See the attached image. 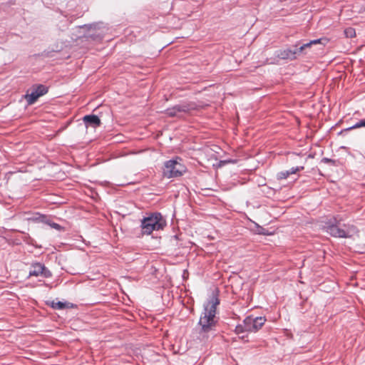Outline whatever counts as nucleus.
Instances as JSON below:
<instances>
[{
  "label": "nucleus",
  "instance_id": "obj_1",
  "mask_svg": "<svg viewBox=\"0 0 365 365\" xmlns=\"http://www.w3.org/2000/svg\"><path fill=\"white\" fill-rule=\"evenodd\" d=\"M218 304V299L212 297L205 305L204 311L200 317L199 327L196 331L197 339L202 342L207 341L210 333L216 329L218 322L216 317V309Z\"/></svg>",
  "mask_w": 365,
  "mask_h": 365
},
{
  "label": "nucleus",
  "instance_id": "obj_2",
  "mask_svg": "<svg viewBox=\"0 0 365 365\" xmlns=\"http://www.w3.org/2000/svg\"><path fill=\"white\" fill-rule=\"evenodd\" d=\"M166 222L160 213H154L145 217L141 222L143 234L150 235L154 230H163Z\"/></svg>",
  "mask_w": 365,
  "mask_h": 365
},
{
  "label": "nucleus",
  "instance_id": "obj_3",
  "mask_svg": "<svg viewBox=\"0 0 365 365\" xmlns=\"http://www.w3.org/2000/svg\"><path fill=\"white\" fill-rule=\"evenodd\" d=\"M341 219H334V223L327 227V232L334 237H349L356 232L354 225H344V228H340Z\"/></svg>",
  "mask_w": 365,
  "mask_h": 365
},
{
  "label": "nucleus",
  "instance_id": "obj_4",
  "mask_svg": "<svg viewBox=\"0 0 365 365\" xmlns=\"http://www.w3.org/2000/svg\"><path fill=\"white\" fill-rule=\"evenodd\" d=\"M187 169L180 158L170 160L165 163L163 176L168 178H178L182 175Z\"/></svg>",
  "mask_w": 365,
  "mask_h": 365
},
{
  "label": "nucleus",
  "instance_id": "obj_5",
  "mask_svg": "<svg viewBox=\"0 0 365 365\" xmlns=\"http://www.w3.org/2000/svg\"><path fill=\"white\" fill-rule=\"evenodd\" d=\"M48 91V88L42 84L34 85L29 88L26 94L24 95V98L26 100L29 105L35 103L38 99L46 94Z\"/></svg>",
  "mask_w": 365,
  "mask_h": 365
},
{
  "label": "nucleus",
  "instance_id": "obj_6",
  "mask_svg": "<svg viewBox=\"0 0 365 365\" xmlns=\"http://www.w3.org/2000/svg\"><path fill=\"white\" fill-rule=\"evenodd\" d=\"M323 39L319 38L316 40H313L309 41V43H304L302 46H301L299 48H296L294 50L292 49H287L284 50L280 52L279 54V56L282 59H295L297 57V55L302 53L304 49L307 48H310L312 45H315L317 43H320Z\"/></svg>",
  "mask_w": 365,
  "mask_h": 365
},
{
  "label": "nucleus",
  "instance_id": "obj_7",
  "mask_svg": "<svg viewBox=\"0 0 365 365\" xmlns=\"http://www.w3.org/2000/svg\"><path fill=\"white\" fill-rule=\"evenodd\" d=\"M266 319L262 317L253 318L247 317L244 320V329L246 331L256 332L264 324Z\"/></svg>",
  "mask_w": 365,
  "mask_h": 365
},
{
  "label": "nucleus",
  "instance_id": "obj_8",
  "mask_svg": "<svg viewBox=\"0 0 365 365\" xmlns=\"http://www.w3.org/2000/svg\"><path fill=\"white\" fill-rule=\"evenodd\" d=\"M194 109H195V105L194 103H183L168 108L166 110V114L170 117H175L178 116L180 113H187Z\"/></svg>",
  "mask_w": 365,
  "mask_h": 365
},
{
  "label": "nucleus",
  "instance_id": "obj_9",
  "mask_svg": "<svg viewBox=\"0 0 365 365\" xmlns=\"http://www.w3.org/2000/svg\"><path fill=\"white\" fill-rule=\"evenodd\" d=\"M29 276H43L44 277H50L51 276V273L43 264L41 263H34L29 270Z\"/></svg>",
  "mask_w": 365,
  "mask_h": 365
},
{
  "label": "nucleus",
  "instance_id": "obj_10",
  "mask_svg": "<svg viewBox=\"0 0 365 365\" xmlns=\"http://www.w3.org/2000/svg\"><path fill=\"white\" fill-rule=\"evenodd\" d=\"M83 120L86 125H89L93 128H96L101 125V120L96 115H85Z\"/></svg>",
  "mask_w": 365,
  "mask_h": 365
},
{
  "label": "nucleus",
  "instance_id": "obj_11",
  "mask_svg": "<svg viewBox=\"0 0 365 365\" xmlns=\"http://www.w3.org/2000/svg\"><path fill=\"white\" fill-rule=\"evenodd\" d=\"M361 127H365V118L362 119V120H360L358 123H356L353 126L344 129L343 130V132L349 131V130H351L352 129L359 128H361Z\"/></svg>",
  "mask_w": 365,
  "mask_h": 365
},
{
  "label": "nucleus",
  "instance_id": "obj_12",
  "mask_svg": "<svg viewBox=\"0 0 365 365\" xmlns=\"http://www.w3.org/2000/svg\"><path fill=\"white\" fill-rule=\"evenodd\" d=\"M344 34L346 38H354L356 36L355 29L353 28H347L344 30Z\"/></svg>",
  "mask_w": 365,
  "mask_h": 365
},
{
  "label": "nucleus",
  "instance_id": "obj_13",
  "mask_svg": "<svg viewBox=\"0 0 365 365\" xmlns=\"http://www.w3.org/2000/svg\"><path fill=\"white\" fill-rule=\"evenodd\" d=\"M289 176L287 170L279 172L277 174V179L279 180H285Z\"/></svg>",
  "mask_w": 365,
  "mask_h": 365
},
{
  "label": "nucleus",
  "instance_id": "obj_14",
  "mask_svg": "<svg viewBox=\"0 0 365 365\" xmlns=\"http://www.w3.org/2000/svg\"><path fill=\"white\" fill-rule=\"evenodd\" d=\"M52 307L56 309H63L66 307H67L66 304L61 302H52Z\"/></svg>",
  "mask_w": 365,
  "mask_h": 365
},
{
  "label": "nucleus",
  "instance_id": "obj_15",
  "mask_svg": "<svg viewBox=\"0 0 365 365\" xmlns=\"http://www.w3.org/2000/svg\"><path fill=\"white\" fill-rule=\"evenodd\" d=\"M304 169V166H297V167H295V168H292L289 170H287L288 173H289V175H292V174H295L297 173V172H299V171H302Z\"/></svg>",
  "mask_w": 365,
  "mask_h": 365
},
{
  "label": "nucleus",
  "instance_id": "obj_16",
  "mask_svg": "<svg viewBox=\"0 0 365 365\" xmlns=\"http://www.w3.org/2000/svg\"><path fill=\"white\" fill-rule=\"evenodd\" d=\"M24 214L26 215V217H24V220L27 221L38 220L39 219V217H32L30 213L24 212Z\"/></svg>",
  "mask_w": 365,
  "mask_h": 365
},
{
  "label": "nucleus",
  "instance_id": "obj_17",
  "mask_svg": "<svg viewBox=\"0 0 365 365\" xmlns=\"http://www.w3.org/2000/svg\"><path fill=\"white\" fill-rule=\"evenodd\" d=\"M51 226L53 228H54L56 230H61L62 229L61 226L60 225L57 224V223H54L53 222V223L51 224Z\"/></svg>",
  "mask_w": 365,
  "mask_h": 365
}]
</instances>
